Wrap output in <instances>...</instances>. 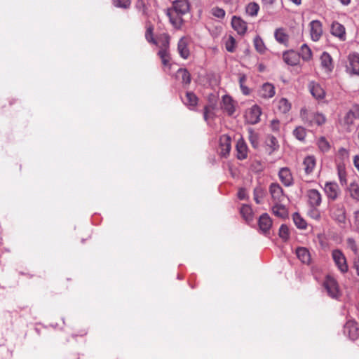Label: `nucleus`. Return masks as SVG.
I'll return each mask as SVG.
<instances>
[{
  "label": "nucleus",
  "instance_id": "obj_5",
  "mask_svg": "<svg viewBox=\"0 0 359 359\" xmlns=\"http://www.w3.org/2000/svg\"><path fill=\"white\" fill-rule=\"evenodd\" d=\"M344 333L353 341L357 339L359 337V329L357 323L352 320H348L344 325Z\"/></svg>",
  "mask_w": 359,
  "mask_h": 359
},
{
  "label": "nucleus",
  "instance_id": "obj_19",
  "mask_svg": "<svg viewBox=\"0 0 359 359\" xmlns=\"http://www.w3.org/2000/svg\"><path fill=\"white\" fill-rule=\"evenodd\" d=\"M258 224L260 230L266 233L272 226V220L268 214H262L259 219Z\"/></svg>",
  "mask_w": 359,
  "mask_h": 359
},
{
  "label": "nucleus",
  "instance_id": "obj_58",
  "mask_svg": "<svg viewBox=\"0 0 359 359\" xmlns=\"http://www.w3.org/2000/svg\"><path fill=\"white\" fill-rule=\"evenodd\" d=\"M280 122L278 120H272L271 122V128L273 131H278Z\"/></svg>",
  "mask_w": 359,
  "mask_h": 359
},
{
  "label": "nucleus",
  "instance_id": "obj_24",
  "mask_svg": "<svg viewBox=\"0 0 359 359\" xmlns=\"http://www.w3.org/2000/svg\"><path fill=\"white\" fill-rule=\"evenodd\" d=\"M274 37L278 43L287 46L289 36L284 28L280 27L276 29L274 32Z\"/></svg>",
  "mask_w": 359,
  "mask_h": 359
},
{
  "label": "nucleus",
  "instance_id": "obj_17",
  "mask_svg": "<svg viewBox=\"0 0 359 359\" xmlns=\"http://www.w3.org/2000/svg\"><path fill=\"white\" fill-rule=\"evenodd\" d=\"M231 139L229 135H224L219 139V146L221 149V154L226 156L230 152L231 148Z\"/></svg>",
  "mask_w": 359,
  "mask_h": 359
},
{
  "label": "nucleus",
  "instance_id": "obj_23",
  "mask_svg": "<svg viewBox=\"0 0 359 359\" xmlns=\"http://www.w3.org/2000/svg\"><path fill=\"white\" fill-rule=\"evenodd\" d=\"M237 158L240 160L245 159L248 156V147L243 139H239L236 144Z\"/></svg>",
  "mask_w": 359,
  "mask_h": 359
},
{
  "label": "nucleus",
  "instance_id": "obj_16",
  "mask_svg": "<svg viewBox=\"0 0 359 359\" xmlns=\"http://www.w3.org/2000/svg\"><path fill=\"white\" fill-rule=\"evenodd\" d=\"M259 95L261 97L264 99L271 98L275 95V87L271 83H265L259 89Z\"/></svg>",
  "mask_w": 359,
  "mask_h": 359
},
{
  "label": "nucleus",
  "instance_id": "obj_32",
  "mask_svg": "<svg viewBox=\"0 0 359 359\" xmlns=\"http://www.w3.org/2000/svg\"><path fill=\"white\" fill-rule=\"evenodd\" d=\"M157 41V46L160 47L161 49H166L168 50L170 43V36L167 34H161L156 39Z\"/></svg>",
  "mask_w": 359,
  "mask_h": 359
},
{
  "label": "nucleus",
  "instance_id": "obj_56",
  "mask_svg": "<svg viewBox=\"0 0 359 359\" xmlns=\"http://www.w3.org/2000/svg\"><path fill=\"white\" fill-rule=\"evenodd\" d=\"M136 7L142 12V14H146L145 5L142 0H138L136 4Z\"/></svg>",
  "mask_w": 359,
  "mask_h": 359
},
{
  "label": "nucleus",
  "instance_id": "obj_7",
  "mask_svg": "<svg viewBox=\"0 0 359 359\" xmlns=\"http://www.w3.org/2000/svg\"><path fill=\"white\" fill-rule=\"evenodd\" d=\"M323 190L328 199L331 201H335L341 193L339 185L332 182H326Z\"/></svg>",
  "mask_w": 359,
  "mask_h": 359
},
{
  "label": "nucleus",
  "instance_id": "obj_29",
  "mask_svg": "<svg viewBox=\"0 0 359 359\" xmlns=\"http://www.w3.org/2000/svg\"><path fill=\"white\" fill-rule=\"evenodd\" d=\"M176 78L181 79L185 85H188L191 82V75L186 69L180 68L176 73Z\"/></svg>",
  "mask_w": 359,
  "mask_h": 359
},
{
  "label": "nucleus",
  "instance_id": "obj_25",
  "mask_svg": "<svg viewBox=\"0 0 359 359\" xmlns=\"http://www.w3.org/2000/svg\"><path fill=\"white\" fill-rule=\"evenodd\" d=\"M198 100L197 96L194 93L187 92L183 102L189 109L194 110L198 104Z\"/></svg>",
  "mask_w": 359,
  "mask_h": 359
},
{
  "label": "nucleus",
  "instance_id": "obj_22",
  "mask_svg": "<svg viewBox=\"0 0 359 359\" xmlns=\"http://www.w3.org/2000/svg\"><path fill=\"white\" fill-rule=\"evenodd\" d=\"M316 165V161L313 156H307L303 161L304 170L306 175L313 172Z\"/></svg>",
  "mask_w": 359,
  "mask_h": 359
},
{
  "label": "nucleus",
  "instance_id": "obj_18",
  "mask_svg": "<svg viewBox=\"0 0 359 359\" xmlns=\"http://www.w3.org/2000/svg\"><path fill=\"white\" fill-rule=\"evenodd\" d=\"M231 25L238 34H244L247 31V23L239 17L233 16Z\"/></svg>",
  "mask_w": 359,
  "mask_h": 359
},
{
  "label": "nucleus",
  "instance_id": "obj_60",
  "mask_svg": "<svg viewBox=\"0 0 359 359\" xmlns=\"http://www.w3.org/2000/svg\"><path fill=\"white\" fill-rule=\"evenodd\" d=\"M312 212V217L316 219H318L320 218V214L319 212L316 210H313L311 211Z\"/></svg>",
  "mask_w": 359,
  "mask_h": 359
},
{
  "label": "nucleus",
  "instance_id": "obj_20",
  "mask_svg": "<svg viewBox=\"0 0 359 359\" xmlns=\"http://www.w3.org/2000/svg\"><path fill=\"white\" fill-rule=\"evenodd\" d=\"M355 119H359V107L357 105L353 106L347 112L344 117V123L348 126H351Z\"/></svg>",
  "mask_w": 359,
  "mask_h": 359
},
{
  "label": "nucleus",
  "instance_id": "obj_38",
  "mask_svg": "<svg viewBox=\"0 0 359 359\" xmlns=\"http://www.w3.org/2000/svg\"><path fill=\"white\" fill-rule=\"evenodd\" d=\"M259 6L257 3H250L246 6V13L250 16H256L259 11Z\"/></svg>",
  "mask_w": 359,
  "mask_h": 359
},
{
  "label": "nucleus",
  "instance_id": "obj_3",
  "mask_svg": "<svg viewBox=\"0 0 359 359\" xmlns=\"http://www.w3.org/2000/svg\"><path fill=\"white\" fill-rule=\"evenodd\" d=\"M323 286L330 297L333 299H337L339 297V290L337 283L334 278L327 276L324 281Z\"/></svg>",
  "mask_w": 359,
  "mask_h": 359
},
{
  "label": "nucleus",
  "instance_id": "obj_2",
  "mask_svg": "<svg viewBox=\"0 0 359 359\" xmlns=\"http://www.w3.org/2000/svg\"><path fill=\"white\" fill-rule=\"evenodd\" d=\"M332 257L335 265L341 273H344L348 271V266L346 258L340 250L336 249L332 250Z\"/></svg>",
  "mask_w": 359,
  "mask_h": 359
},
{
  "label": "nucleus",
  "instance_id": "obj_30",
  "mask_svg": "<svg viewBox=\"0 0 359 359\" xmlns=\"http://www.w3.org/2000/svg\"><path fill=\"white\" fill-rule=\"evenodd\" d=\"M331 33L334 36L342 38L345 34V28L341 24L334 22L331 25Z\"/></svg>",
  "mask_w": 359,
  "mask_h": 359
},
{
  "label": "nucleus",
  "instance_id": "obj_6",
  "mask_svg": "<svg viewBox=\"0 0 359 359\" xmlns=\"http://www.w3.org/2000/svg\"><path fill=\"white\" fill-rule=\"evenodd\" d=\"M261 114V108L255 104L246 111L245 117L248 123L256 124L259 121Z\"/></svg>",
  "mask_w": 359,
  "mask_h": 359
},
{
  "label": "nucleus",
  "instance_id": "obj_14",
  "mask_svg": "<svg viewBox=\"0 0 359 359\" xmlns=\"http://www.w3.org/2000/svg\"><path fill=\"white\" fill-rule=\"evenodd\" d=\"M279 179L285 187L293 184L292 175L288 168H282L278 172Z\"/></svg>",
  "mask_w": 359,
  "mask_h": 359
},
{
  "label": "nucleus",
  "instance_id": "obj_37",
  "mask_svg": "<svg viewBox=\"0 0 359 359\" xmlns=\"http://www.w3.org/2000/svg\"><path fill=\"white\" fill-rule=\"evenodd\" d=\"M153 31H154V27L151 25H147V30L145 33V38L146 40L149 43H151L153 44H157V41L155 38L153 36Z\"/></svg>",
  "mask_w": 359,
  "mask_h": 359
},
{
  "label": "nucleus",
  "instance_id": "obj_62",
  "mask_svg": "<svg viewBox=\"0 0 359 359\" xmlns=\"http://www.w3.org/2000/svg\"><path fill=\"white\" fill-rule=\"evenodd\" d=\"M263 3L266 5H272L275 0H262Z\"/></svg>",
  "mask_w": 359,
  "mask_h": 359
},
{
  "label": "nucleus",
  "instance_id": "obj_42",
  "mask_svg": "<svg viewBox=\"0 0 359 359\" xmlns=\"http://www.w3.org/2000/svg\"><path fill=\"white\" fill-rule=\"evenodd\" d=\"M264 195V192L262 187H257L254 189V200L257 204L262 203Z\"/></svg>",
  "mask_w": 359,
  "mask_h": 359
},
{
  "label": "nucleus",
  "instance_id": "obj_47",
  "mask_svg": "<svg viewBox=\"0 0 359 359\" xmlns=\"http://www.w3.org/2000/svg\"><path fill=\"white\" fill-rule=\"evenodd\" d=\"M266 144L272 149V151L277 149L278 147V140L273 136L268 137L266 139Z\"/></svg>",
  "mask_w": 359,
  "mask_h": 359
},
{
  "label": "nucleus",
  "instance_id": "obj_54",
  "mask_svg": "<svg viewBox=\"0 0 359 359\" xmlns=\"http://www.w3.org/2000/svg\"><path fill=\"white\" fill-rule=\"evenodd\" d=\"M353 223L355 230L359 232V210L354 212Z\"/></svg>",
  "mask_w": 359,
  "mask_h": 359
},
{
  "label": "nucleus",
  "instance_id": "obj_33",
  "mask_svg": "<svg viewBox=\"0 0 359 359\" xmlns=\"http://www.w3.org/2000/svg\"><path fill=\"white\" fill-rule=\"evenodd\" d=\"M278 109L280 113L286 114L291 109V104L288 102V100L285 98H281L278 102Z\"/></svg>",
  "mask_w": 359,
  "mask_h": 359
},
{
  "label": "nucleus",
  "instance_id": "obj_36",
  "mask_svg": "<svg viewBox=\"0 0 359 359\" xmlns=\"http://www.w3.org/2000/svg\"><path fill=\"white\" fill-rule=\"evenodd\" d=\"M293 221L298 229H305L306 228V221L297 212L293 214Z\"/></svg>",
  "mask_w": 359,
  "mask_h": 359
},
{
  "label": "nucleus",
  "instance_id": "obj_64",
  "mask_svg": "<svg viewBox=\"0 0 359 359\" xmlns=\"http://www.w3.org/2000/svg\"><path fill=\"white\" fill-rule=\"evenodd\" d=\"M306 111V109H302L301 110V116H302L303 118H304V114H305Z\"/></svg>",
  "mask_w": 359,
  "mask_h": 359
},
{
  "label": "nucleus",
  "instance_id": "obj_9",
  "mask_svg": "<svg viewBox=\"0 0 359 359\" xmlns=\"http://www.w3.org/2000/svg\"><path fill=\"white\" fill-rule=\"evenodd\" d=\"M309 89L312 96L316 100H323L325 96V91L323 87L315 81L309 83Z\"/></svg>",
  "mask_w": 359,
  "mask_h": 359
},
{
  "label": "nucleus",
  "instance_id": "obj_15",
  "mask_svg": "<svg viewBox=\"0 0 359 359\" xmlns=\"http://www.w3.org/2000/svg\"><path fill=\"white\" fill-rule=\"evenodd\" d=\"M311 36L313 41H317L320 39L322 34V24L318 20H312L310 22Z\"/></svg>",
  "mask_w": 359,
  "mask_h": 359
},
{
  "label": "nucleus",
  "instance_id": "obj_59",
  "mask_svg": "<svg viewBox=\"0 0 359 359\" xmlns=\"http://www.w3.org/2000/svg\"><path fill=\"white\" fill-rule=\"evenodd\" d=\"M353 267L356 270L358 276H359V255H356L353 259Z\"/></svg>",
  "mask_w": 359,
  "mask_h": 359
},
{
  "label": "nucleus",
  "instance_id": "obj_39",
  "mask_svg": "<svg viewBox=\"0 0 359 359\" xmlns=\"http://www.w3.org/2000/svg\"><path fill=\"white\" fill-rule=\"evenodd\" d=\"M300 55L303 60H309L312 56L311 50L306 44H303L301 47Z\"/></svg>",
  "mask_w": 359,
  "mask_h": 359
},
{
  "label": "nucleus",
  "instance_id": "obj_34",
  "mask_svg": "<svg viewBox=\"0 0 359 359\" xmlns=\"http://www.w3.org/2000/svg\"><path fill=\"white\" fill-rule=\"evenodd\" d=\"M284 62L289 65H295L297 64V57L293 52H285L283 55Z\"/></svg>",
  "mask_w": 359,
  "mask_h": 359
},
{
  "label": "nucleus",
  "instance_id": "obj_12",
  "mask_svg": "<svg viewBox=\"0 0 359 359\" xmlns=\"http://www.w3.org/2000/svg\"><path fill=\"white\" fill-rule=\"evenodd\" d=\"M189 43V41L186 37H182L178 41L177 51L180 57L183 59H187L190 55Z\"/></svg>",
  "mask_w": 359,
  "mask_h": 359
},
{
  "label": "nucleus",
  "instance_id": "obj_27",
  "mask_svg": "<svg viewBox=\"0 0 359 359\" xmlns=\"http://www.w3.org/2000/svg\"><path fill=\"white\" fill-rule=\"evenodd\" d=\"M272 210L275 215L277 217L285 218L287 216V210L285 206L282 204L283 203H274Z\"/></svg>",
  "mask_w": 359,
  "mask_h": 359
},
{
  "label": "nucleus",
  "instance_id": "obj_49",
  "mask_svg": "<svg viewBox=\"0 0 359 359\" xmlns=\"http://www.w3.org/2000/svg\"><path fill=\"white\" fill-rule=\"evenodd\" d=\"M113 3L116 7L128 8L130 5V0H113Z\"/></svg>",
  "mask_w": 359,
  "mask_h": 359
},
{
  "label": "nucleus",
  "instance_id": "obj_55",
  "mask_svg": "<svg viewBox=\"0 0 359 359\" xmlns=\"http://www.w3.org/2000/svg\"><path fill=\"white\" fill-rule=\"evenodd\" d=\"M214 109V106L212 104L209 105V106H205L204 107L203 117H204L205 121H208L210 111H211V109Z\"/></svg>",
  "mask_w": 359,
  "mask_h": 359
},
{
  "label": "nucleus",
  "instance_id": "obj_46",
  "mask_svg": "<svg viewBox=\"0 0 359 359\" xmlns=\"http://www.w3.org/2000/svg\"><path fill=\"white\" fill-rule=\"evenodd\" d=\"M347 247L351 249L356 255L358 254V249L355 241L353 238H348L346 240Z\"/></svg>",
  "mask_w": 359,
  "mask_h": 359
},
{
  "label": "nucleus",
  "instance_id": "obj_13",
  "mask_svg": "<svg viewBox=\"0 0 359 359\" xmlns=\"http://www.w3.org/2000/svg\"><path fill=\"white\" fill-rule=\"evenodd\" d=\"M347 69L351 74L359 75V54L353 53L348 56Z\"/></svg>",
  "mask_w": 359,
  "mask_h": 359
},
{
  "label": "nucleus",
  "instance_id": "obj_44",
  "mask_svg": "<svg viewBox=\"0 0 359 359\" xmlns=\"http://www.w3.org/2000/svg\"><path fill=\"white\" fill-rule=\"evenodd\" d=\"M254 44L256 50L259 53H264L265 50V46L262 39L259 36H256L254 39Z\"/></svg>",
  "mask_w": 359,
  "mask_h": 359
},
{
  "label": "nucleus",
  "instance_id": "obj_35",
  "mask_svg": "<svg viewBox=\"0 0 359 359\" xmlns=\"http://www.w3.org/2000/svg\"><path fill=\"white\" fill-rule=\"evenodd\" d=\"M158 55L160 57L163 66H165V67L170 66V54H169L168 50L160 49L158 53Z\"/></svg>",
  "mask_w": 359,
  "mask_h": 359
},
{
  "label": "nucleus",
  "instance_id": "obj_52",
  "mask_svg": "<svg viewBox=\"0 0 359 359\" xmlns=\"http://www.w3.org/2000/svg\"><path fill=\"white\" fill-rule=\"evenodd\" d=\"M279 236L283 240H287L289 237V229L286 225H281L279 229Z\"/></svg>",
  "mask_w": 359,
  "mask_h": 359
},
{
  "label": "nucleus",
  "instance_id": "obj_4",
  "mask_svg": "<svg viewBox=\"0 0 359 359\" xmlns=\"http://www.w3.org/2000/svg\"><path fill=\"white\" fill-rule=\"evenodd\" d=\"M269 192L274 203H283L287 199L282 187L276 182L271 184Z\"/></svg>",
  "mask_w": 359,
  "mask_h": 359
},
{
  "label": "nucleus",
  "instance_id": "obj_1",
  "mask_svg": "<svg viewBox=\"0 0 359 359\" xmlns=\"http://www.w3.org/2000/svg\"><path fill=\"white\" fill-rule=\"evenodd\" d=\"M190 4L188 0H175L172 7L166 11L170 23L176 29H180L183 23L182 16L189 12Z\"/></svg>",
  "mask_w": 359,
  "mask_h": 359
},
{
  "label": "nucleus",
  "instance_id": "obj_10",
  "mask_svg": "<svg viewBox=\"0 0 359 359\" xmlns=\"http://www.w3.org/2000/svg\"><path fill=\"white\" fill-rule=\"evenodd\" d=\"M306 196L309 205L313 207H318L322 202V196L320 193L314 189H309L307 191Z\"/></svg>",
  "mask_w": 359,
  "mask_h": 359
},
{
  "label": "nucleus",
  "instance_id": "obj_21",
  "mask_svg": "<svg viewBox=\"0 0 359 359\" xmlns=\"http://www.w3.org/2000/svg\"><path fill=\"white\" fill-rule=\"evenodd\" d=\"M296 255L298 259L304 264H309L311 255L309 250L304 247H299L296 249Z\"/></svg>",
  "mask_w": 359,
  "mask_h": 359
},
{
  "label": "nucleus",
  "instance_id": "obj_31",
  "mask_svg": "<svg viewBox=\"0 0 359 359\" xmlns=\"http://www.w3.org/2000/svg\"><path fill=\"white\" fill-rule=\"evenodd\" d=\"M240 212L246 222H249L252 220L253 212L250 205H243L241 208Z\"/></svg>",
  "mask_w": 359,
  "mask_h": 359
},
{
  "label": "nucleus",
  "instance_id": "obj_45",
  "mask_svg": "<svg viewBox=\"0 0 359 359\" xmlns=\"http://www.w3.org/2000/svg\"><path fill=\"white\" fill-rule=\"evenodd\" d=\"M311 122L315 123L317 125L320 126L325 122V117L321 114H313Z\"/></svg>",
  "mask_w": 359,
  "mask_h": 359
},
{
  "label": "nucleus",
  "instance_id": "obj_63",
  "mask_svg": "<svg viewBox=\"0 0 359 359\" xmlns=\"http://www.w3.org/2000/svg\"><path fill=\"white\" fill-rule=\"evenodd\" d=\"M339 1L344 6H348L351 2V0H339Z\"/></svg>",
  "mask_w": 359,
  "mask_h": 359
},
{
  "label": "nucleus",
  "instance_id": "obj_8",
  "mask_svg": "<svg viewBox=\"0 0 359 359\" xmlns=\"http://www.w3.org/2000/svg\"><path fill=\"white\" fill-rule=\"evenodd\" d=\"M331 217L339 224H345L346 210L342 205L334 206L331 212Z\"/></svg>",
  "mask_w": 359,
  "mask_h": 359
},
{
  "label": "nucleus",
  "instance_id": "obj_53",
  "mask_svg": "<svg viewBox=\"0 0 359 359\" xmlns=\"http://www.w3.org/2000/svg\"><path fill=\"white\" fill-rule=\"evenodd\" d=\"M235 39L232 36H229L228 40L226 42V49L229 52H233L234 51V46H235Z\"/></svg>",
  "mask_w": 359,
  "mask_h": 359
},
{
  "label": "nucleus",
  "instance_id": "obj_41",
  "mask_svg": "<svg viewBox=\"0 0 359 359\" xmlns=\"http://www.w3.org/2000/svg\"><path fill=\"white\" fill-rule=\"evenodd\" d=\"M306 134V129L301 126L297 127L293 131V135L294 137L300 141L304 140Z\"/></svg>",
  "mask_w": 359,
  "mask_h": 359
},
{
  "label": "nucleus",
  "instance_id": "obj_61",
  "mask_svg": "<svg viewBox=\"0 0 359 359\" xmlns=\"http://www.w3.org/2000/svg\"><path fill=\"white\" fill-rule=\"evenodd\" d=\"M354 164H355V166L357 168V169L359 171V156H355Z\"/></svg>",
  "mask_w": 359,
  "mask_h": 359
},
{
  "label": "nucleus",
  "instance_id": "obj_43",
  "mask_svg": "<svg viewBox=\"0 0 359 359\" xmlns=\"http://www.w3.org/2000/svg\"><path fill=\"white\" fill-rule=\"evenodd\" d=\"M247 80V76L245 74H241L239 77V85L240 88L241 89L242 93L248 95L250 94V89L245 85V83Z\"/></svg>",
  "mask_w": 359,
  "mask_h": 359
},
{
  "label": "nucleus",
  "instance_id": "obj_40",
  "mask_svg": "<svg viewBox=\"0 0 359 359\" xmlns=\"http://www.w3.org/2000/svg\"><path fill=\"white\" fill-rule=\"evenodd\" d=\"M317 144H318V148L323 152L328 151L330 148V143L324 137H320L318 140Z\"/></svg>",
  "mask_w": 359,
  "mask_h": 359
},
{
  "label": "nucleus",
  "instance_id": "obj_51",
  "mask_svg": "<svg viewBox=\"0 0 359 359\" xmlns=\"http://www.w3.org/2000/svg\"><path fill=\"white\" fill-rule=\"evenodd\" d=\"M338 176L341 185L346 184V172L342 166H338Z\"/></svg>",
  "mask_w": 359,
  "mask_h": 359
},
{
  "label": "nucleus",
  "instance_id": "obj_26",
  "mask_svg": "<svg viewBox=\"0 0 359 359\" xmlns=\"http://www.w3.org/2000/svg\"><path fill=\"white\" fill-rule=\"evenodd\" d=\"M321 65L326 72H331L333 69L332 60L330 54L323 53L320 57Z\"/></svg>",
  "mask_w": 359,
  "mask_h": 359
},
{
  "label": "nucleus",
  "instance_id": "obj_28",
  "mask_svg": "<svg viewBox=\"0 0 359 359\" xmlns=\"http://www.w3.org/2000/svg\"><path fill=\"white\" fill-rule=\"evenodd\" d=\"M347 193L352 199L359 201V185L355 182H353L348 185Z\"/></svg>",
  "mask_w": 359,
  "mask_h": 359
},
{
  "label": "nucleus",
  "instance_id": "obj_48",
  "mask_svg": "<svg viewBox=\"0 0 359 359\" xmlns=\"http://www.w3.org/2000/svg\"><path fill=\"white\" fill-rule=\"evenodd\" d=\"M211 14L216 18L222 19L225 16V11L221 8L214 7L211 9Z\"/></svg>",
  "mask_w": 359,
  "mask_h": 359
},
{
  "label": "nucleus",
  "instance_id": "obj_57",
  "mask_svg": "<svg viewBox=\"0 0 359 359\" xmlns=\"http://www.w3.org/2000/svg\"><path fill=\"white\" fill-rule=\"evenodd\" d=\"M238 198L240 200H244L247 198V191L245 189L241 188L238 192Z\"/></svg>",
  "mask_w": 359,
  "mask_h": 359
},
{
  "label": "nucleus",
  "instance_id": "obj_50",
  "mask_svg": "<svg viewBox=\"0 0 359 359\" xmlns=\"http://www.w3.org/2000/svg\"><path fill=\"white\" fill-rule=\"evenodd\" d=\"M249 140L254 148H257L259 145L258 137L252 130L249 131Z\"/></svg>",
  "mask_w": 359,
  "mask_h": 359
},
{
  "label": "nucleus",
  "instance_id": "obj_11",
  "mask_svg": "<svg viewBox=\"0 0 359 359\" xmlns=\"http://www.w3.org/2000/svg\"><path fill=\"white\" fill-rule=\"evenodd\" d=\"M222 109L229 116H231L235 112V103L231 97L229 95H224L221 104Z\"/></svg>",
  "mask_w": 359,
  "mask_h": 359
}]
</instances>
